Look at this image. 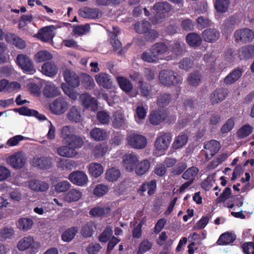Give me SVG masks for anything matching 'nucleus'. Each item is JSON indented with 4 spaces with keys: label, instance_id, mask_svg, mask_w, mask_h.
I'll return each mask as SVG.
<instances>
[{
    "label": "nucleus",
    "instance_id": "obj_1",
    "mask_svg": "<svg viewBox=\"0 0 254 254\" xmlns=\"http://www.w3.org/2000/svg\"><path fill=\"white\" fill-rule=\"evenodd\" d=\"M126 140L127 145L134 149H143L147 144L146 138L138 134L131 133L127 136Z\"/></svg>",
    "mask_w": 254,
    "mask_h": 254
},
{
    "label": "nucleus",
    "instance_id": "obj_2",
    "mask_svg": "<svg viewBox=\"0 0 254 254\" xmlns=\"http://www.w3.org/2000/svg\"><path fill=\"white\" fill-rule=\"evenodd\" d=\"M138 160V156L134 153L126 154L123 157V168L127 172L134 173Z\"/></svg>",
    "mask_w": 254,
    "mask_h": 254
},
{
    "label": "nucleus",
    "instance_id": "obj_3",
    "mask_svg": "<svg viewBox=\"0 0 254 254\" xmlns=\"http://www.w3.org/2000/svg\"><path fill=\"white\" fill-rule=\"evenodd\" d=\"M159 78L162 84L166 85L177 84L181 80L177 74L171 70L162 71L160 73Z\"/></svg>",
    "mask_w": 254,
    "mask_h": 254
},
{
    "label": "nucleus",
    "instance_id": "obj_4",
    "mask_svg": "<svg viewBox=\"0 0 254 254\" xmlns=\"http://www.w3.org/2000/svg\"><path fill=\"white\" fill-rule=\"evenodd\" d=\"M16 63L24 71L31 72H35L32 61L30 58L26 55H18L16 57Z\"/></svg>",
    "mask_w": 254,
    "mask_h": 254
},
{
    "label": "nucleus",
    "instance_id": "obj_5",
    "mask_svg": "<svg viewBox=\"0 0 254 254\" xmlns=\"http://www.w3.org/2000/svg\"><path fill=\"white\" fill-rule=\"evenodd\" d=\"M40 243L35 241L32 237L28 236L20 240L17 244V247L19 251H23L29 247H31L33 250H36L40 248Z\"/></svg>",
    "mask_w": 254,
    "mask_h": 254
},
{
    "label": "nucleus",
    "instance_id": "obj_6",
    "mask_svg": "<svg viewBox=\"0 0 254 254\" xmlns=\"http://www.w3.org/2000/svg\"><path fill=\"white\" fill-rule=\"evenodd\" d=\"M69 180L73 184L78 186H83L88 182L87 175L82 171H75L68 176Z\"/></svg>",
    "mask_w": 254,
    "mask_h": 254
},
{
    "label": "nucleus",
    "instance_id": "obj_7",
    "mask_svg": "<svg viewBox=\"0 0 254 254\" xmlns=\"http://www.w3.org/2000/svg\"><path fill=\"white\" fill-rule=\"evenodd\" d=\"M234 37L236 40L245 43L250 42L254 39V33L249 29H241L235 32Z\"/></svg>",
    "mask_w": 254,
    "mask_h": 254
},
{
    "label": "nucleus",
    "instance_id": "obj_8",
    "mask_svg": "<svg viewBox=\"0 0 254 254\" xmlns=\"http://www.w3.org/2000/svg\"><path fill=\"white\" fill-rule=\"evenodd\" d=\"M68 104L64 99L59 98L55 100L50 106L51 111L55 114L60 115L67 109Z\"/></svg>",
    "mask_w": 254,
    "mask_h": 254
},
{
    "label": "nucleus",
    "instance_id": "obj_9",
    "mask_svg": "<svg viewBox=\"0 0 254 254\" xmlns=\"http://www.w3.org/2000/svg\"><path fill=\"white\" fill-rule=\"evenodd\" d=\"M171 141V137L168 134L164 133L160 135L155 141L156 149L162 152L168 148Z\"/></svg>",
    "mask_w": 254,
    "mask_h": 254
},
{
    "label": "nucleus",
    "instance_id": "obj_10",
    "mask_svg": "<svg viewBox=\"0 0 254 254\" xmlns=\"http://www.w3.org/2000/svg\"><path fill=\"white\" fill-rule=\"evenodd\" d=\"M8 164L14 168H21L25 162V158L21 153H16L9 156L7 159Z\"/></svg>",
    "mask_w": 254,
    "mask_h": 254
},
{
    "label": "nucleus",
    "instance_id": "obj_11",
    "mask_svg": "<svg viewBox=\"0 0 254 254\" xmlns=\"http://www.w3.org/2000/svg\"><path fill=\"white\" fill-rule=\"evenodd\" d=\"M79 14L85 18L95 19L101 17L102 13L97 8L84 7L79 10Z\"/></svg>",
    "mask_w": 254,
    "mask_h": 254
},
{
    "label": "nucleus",
    "instance_id": "obj_12",
    "mask_svg": "<svg viewBox=\"0 0 254 254\" xmlns=\"http://www.w3.org/2000/svg\"><path fill=\"white\" fill-rule=\"evenodd\" d=\"M54 26L45 27L40 30L38 34V38L44 42H52V39L55 36Z\"/></svg>",
    "mask_w": 254,
    "mask_h": 254
},
{
    "label": "nucleus",
    "instance_id": "obj_13",
    "mask_svg": "<svg viewBox=\"0 0 254 254\" xmlns=\"http://www.w3.org/2000/svg\"><path fill=\"white\" fill-rule=\"evenodd\" d=\"M204 148L207 150L205 153L206 159L208 160L210 156H213L220 148V143L215 140H212L204 144Z\"/></svg>",
    "mask_w": 254,
    "mask_h": 254
},
{
    "label": "nucleus",
    "instance_id": "obj_14",
    "mask_svg": "<svg viewBox=\"0 0 254 254\" xmlns=\"http://www.w3.org/2000/svg\"><path fill=\"white\" fill-rule=\"evenodd\" d=\"M95 79L97 84L105 88H111L112 82L110 76L106 73H100L95 75Z\"/></svg>",
    "mask_w": 254,
    "mask_h": 254
},
{
    "label": "nucleus",
    "instance_id": "obj_15",
    "mask_svg": "<svg viewBox=\"0 0 254 254\" xmlns=\"http://www.w3.org/2000/svg\"><path fill=\"white\" fill-rule=\"evenodd\" d=\"M202 36L205 42L213 43L219 38L220 33L215 29L209 28L203 31Z\"/></svg>",
    "mask_w": 254,
    "mask_h": 254
},
{
    "label": "nucleus",
    "instance_id": "obj_16",
    "mask_svg": "<svg viewBox=\"0 0 254 254\" xmlns=\"http://www.w3.org/2000/svg\"><path fill=\"white\" fill-rule=\"evenodd\" d=\"M82 195V192L79 190L72 189L64 194L63 198L66 202H72L79 200Z\"/></svg>",
    "mask_w": 254,
    "mask_h": 254
},
{
    "label": "nucleus",
    "instance_id": "obj_17",
    "mask_svg": "<svg viewBox=\"0 0 254 254\" xmlns=\"http://www.w3.org/2000/svg\"><path fill=\"white\" fill-rule=\"evenodd\" d=\"M14 110L21 115L35 116L40 121H44L46 119L44 115L40 114L37 111L30 109L26 107L15 109Z\"/></svg>",
    "mask_w": 254,
    "mask_h": 254
},
{
    "label": "nucleus",
    "instance_id": "obj_18",
    "mask_svg": "<svg viewBox=\"0 0 254 254\" xmlns=\"http://www.w3.org/2000/svg\"><path fill=\"white\" fill-rule=\"evenodd\" d=\"M150 168V162L147 159H144L141 161L138 160L136 167L134 171L135 174L139 176H142L146 174Z\"/></svg>",
    "mask_w": 254,
    "mask_h": 254
},
{
    "label": "nucleus",
    "instance_id": "obj_19",
    "mask_svg": "<svg viewBox=\"0 0 254 254\" xmlns=\"http://www.w3.org/2000/svg\"><path fill=\"white\" fill-rule=\"evenodd\" d=\"M64 78L66 83L71 87H76L79 85L78 76L73 71L66 69L64 72Z\"/></svg>",
    "mask_w": 254,
    "mask_h": 254
},
{
    "label": "nucleus",
    "instance_id": "obj_20",
    "mask_svg": "<svg viewBox=\"0 0 254 254\" xmlns=\"http://www.w3.org/2000/svg\"><path fill=\"white\" fill-rule=\"evenodd\" d=\"M80 99L84 106L86 108L90 107L93 111L97 109V101L87 93L82 94L80 96Z\"/></svg>",
    "mask_w": 254,
    "mask_h": 254
},
{
    "label": "nucleus",
    "instance_id": "obj_21",
    "mask_svg": "<svg viewBox=\"0 0 254 254\" xmlns=\"http://www.w3.org/2000/svg\"><path fill=\"white\" fill-rule=\"evenodd\" d=\"M33 166L42 169H47L52 164V159L48 157H35L32 162Z\"/></svg>",
    "mask_w": 254,
    "mask_h": 254
},
{
    "label": "nucleus",
    "instance_id": "obj_22",
    "mask_svg": "<svg viewBox=\"0 0 254 254\" xmlns=\"http://www.w3.org/2000/svg\"><path fill=\"white\" fill-rule=\"evenodd\" d=\"M153 9L157 12L156 18L158 16L162 18L165 17L164 14L170 11L171 7L167 2H158L154 5Z\"/></svg>",
    "mask_w": 254,
    "mask_h": 254
},
{
    "label": "nucleus",
    "instance_id": "obj_23",
    "mask_svg": "<svg viewBox=\"0 0 254 254\" xmlns=\"http://www.w3.org/2000/svg\"><path fill=\"white\" fill-rule=\"evenodd\" d=\"M90 136L96 141H102L108 136V133L104 129L95 127L90 131Z\"/></svg>",
    "mask_w": 254,
    "mask_h": 254
},
{
    "label": "nucleus",
    "instance_id": "obj_24",
    "mask_svg": "<svg viewBox=\"0 0 254 254\" xmlns=\"http://www.w3.org/2000/svg\"><path fill=\"white\" fill-rule=\"evenodd\" d=\"M41 71L45 75L51 77L56 74L58 68L54 63L47 62L42 66Z\"/></svg>",
    "mask_w": 254,
    "mask_h": 254
},
{
    "label": "nucleus",
    "instance_id": "obj_25",
    "mask_svg": "<svg viewBox=\"0 0 254 254\" xmlns=\"http://www.w3.org/2000/svg\"><path fill=\"white\" fill-rule=\"evenodd\" d=\"M67 118L69 121L76 123L81 122L83 119L80 109L75 106L72 107L69 110Z\"/></svg>",
    "mask_w": 254,
    "mask_h": 254
},
{
    "label": "nucleus",
    "instance_id": "obj_26",
    "mask_svg": "<svg viewBox=\"0 0 254 254\" xmlns=\"http://www.w3.org/2000/svg\"><path fill=\"white\" fill-rule=\"evenodd\" d=\"M43 93L47 97L53 98L58 96L60 94V91L54 84L48 83L44 87Z\"/></svg>",
    "mask_w": 254,
    "mask_h": 254
},
{
    "label": "nucleus",
    "instance_id": "obj_27",
    "mask_svg": "<svg viewBox=\"0 0 254 254\" xmlns=\"http://www.w3.org/2000/svg\"><path fill=\"white\" fill-rule=\"evenodd\" d=\"M58 154L62 157L72 158L74 157L76 151L71 147L67 146H62L57 148Z\"/></svg>",
    "mask_w": 254,
    "mask_h": 254
},
{
    "label": "nucleus",
    "instance_id": "obj_28",
    "mask_svg": "<svg viewBox=\"0 0 254 254\" xmlns=\"http://www.w3.org/2000/svg\"><path fill=\"white\" fill-rule=\"evenodd\" d=\"M6 40L7 42L13 44L19 49H23L26 46L25 41L13 34H7Z\"/></svg>",
    "mask_w": 254,
    "mask_h": 254
},
{
    "label": "nucleus",
    "instance_id": "obj_29",
    "mask_svg": "<svg viewBox=\"0 0 254 254\" xmlns=\"http://www.w3.org/2000/svg\"><path fill=\"white\" fill-rule=\"evenodd\" d=\"M89 174L94 178H98L104 172V168L101 164L98 163H92L88 166Z\"/></svg>",
    "mask_w": 254,
    "mask_h": 254
},
{
    "label": "nucleus",
    "instance_id": "obj_30",
    "mask_svg": "<svg viewBox=\"0 0 254 254\" xmlns=\"http://www.w3.org/2000/svg\"><path fill=\"white\" fill-rule=\"evenodd\" d=\"M78 232V228L72 227L65 230L61 235L62 240L64 242H69L75 237Z\"/></svg>",
    "mask_w": 254,
    "mask_h": 254
},
{
    "label": "nucleus",
    "instance_id": "obj_31",
    "mask_svg": "<svg viewBox=\"0 0 254 254\" xmlns=\"http://www.w3.org/2000/svg\"><path fill=\"white\" fill-rule=\"evenodd\" d=\"M120 176V171L114 167L108 169L105 173V179L110 182L117 181Z\"/></svg>",
    "mask_w": 254,
    "mask_h": 254
},
{
    "label": "nucleus",
    "instance_id": "obj_32",
    "mask_svg": "<svg viewBox=\"0 0 254 254\" xmlns=\"http://www.w3.org/2000/svg\"><path fill=\"white\" fill-rule=\"evenodd\" d=\"M235 239V234L230 232H226L220 235L217 241V244L218 245H226L232 243Z\"/></svg>",
    "mask_w": 254,
    "mask_h": 254
},
{
    "label": "nucleus",
    "instance_id": "obj_33",
    "mask_svg": "<svg viewBox=\"0 0 254 254\" xmlns=\"http://www.w3.org/2000/svg\"><path fill=\"white\" fill-rule=\"evenodd\" d=\"M33 224V220L29 218L24 217L20 218L17 223V227L23 231L30 230Z\"/></svg>",
    "mask_w": 254,
    "mask_h": 254
},
{
    "label": "nucleus",
    "instance_id": "obj_34",
    "mask_svg": "<svg viewBox=\"0 0 254 254\" xmlns=\"http://www.w3.org/2000/svg\"><path fill=\"white\" fill-rule=\"evenodd\" d=\"M29 188L35 191H44L49 189L48 184L37 180L31 181L29 184Z\"/></svg>",
    "mask_w": 254,
    "mask_h": 254
},
{
    "label": "nucleus",
    "instance_id": "obj_35",
    "mask_svg": "<svg viewBox=\"0 0 254 254\" xmlns=\"http://www.w3.org/2000/svg\"><path fill=\"white\" fill-rule=\"evenodd\" d=\"M239 55L241 59H248L254 56V46L247 45L242 47L239 51Z\"/></svg>",
    "mask_w": 254,
    "mask_h": 254
},
{
    "label": "nucleus",
    "instance_id": "obj_36",
    "mask_svg": "<svg viewBox=\"0 0 254 254\" xmlns=\"http://www.w3.org/2000/svg\"><path fill=\"white\" fill-rule=\"evenodd\" d=\"M52 58V55L49 52L46 50H42L37 52L34 57L35 61L37 63H42L49 61Z\"/></svg>",
    "mask_w": 254,
    "mask_h": 254
},
{
    "label": "nucleus",
    "instance_id": "obj_37",
    "mask_svg": "<svg viewBox=\"0 0 254 254\" xmlns=\"http://www.w3.org/2000/svg\"><path fill=\"white\" fill-rule=\"evenodd\" d=\"M198 171V169L196 167H190L183 173L182 178L186 180L193 182Z\"/></svg>",
    "mask_w": 254,
    "mask_h": 254
},
{
    "label": "nucleus",
    "instance_id": "obj_38",
    "mask_svg": "<svg viewBox=\"0 0 254 254\" xmlns=\"http://www.w3.org/2000/svg\"><path fill=\"white\" fill-rule=\"evenodd\" d=\"M83 141L82 138L76 135L69 139L68 141L65 143L69 147H71L75 150V149L80 148L83 145Z\"/></svg>",
    "mask_w": 254,
    "mask_h": 254
},
{
    "label": "nucleus",
    "instance_id": "obj_39",
    "mask_svg": "<svg viewBox=\"0 0 254 254\" xmlns=\"http://www.w3.org/2000/svg\"><path fill=\"white\" fill-rule=\"evenodd\" d=\"M186 40L188 44L192 47L199 46L201 42L200 37L194 33L189 34L186 37Z\"/></svg>",
    "mask_w": 254,
    "mask_h": 254
},
{
    "label": "nucleus",
    "instance_id": "obj_40",
    "mask_svg": "<svg viewBox=\"0 0 254 254\" xmlns=\"http://www.w3.org/2000/svg\"><path fill=\"white\" fill-rule=\"evenodd\" d=\"M253 130V127L248 124H246L239 129L237 135L239 138H244L249 136Z\"/></svg>",
    "mask_w": 254,
    "mask_h": 254
},
{
    "label": "nucleus",
    "instance_id": "obj_41",
    "mask_svg": "<svg viewBox=\"0 0 254 254\" xmlns=\"http://www.w3.org/2000/svg\"><path fill=\"white\" fill-rule=\"evenodd\" d=\"M242 75V71L240 69H236L231 72L224 79V82L227 84H231L235 82Z\"/></svg>",
    "mask_w": 254,
    "mask_h": 254
},
{
    "label": "nucleus",
    "instance_id": "obj_42",
    "mask_svg": "<svg viewBox=\"0 0 254 254\" xmlns=\"http://www.w3.org/2000/svg\"><path fill=\"white\" fill-rule=\"evenodd\" d=\"M118 82L120 88L124 91L128 92L132 89V85L129 80L124 77H118L117 78Z\"/></svg>",
    "mask_w": 254,
    "mask_h": 254
},
{
    "label": "nucleus",
    "instance_id": "obj_43",
    "mask_svg": "<svg viewBox=\"0 0 254 254\" xmlns=\"http://www.w3.org/2000/svg\"><path fill=\"white\" fill-rule=\"evenodd\" d=\"M188 136L186 134L178 135L174 140L172 146L174 149H179L185 146L188 142Z\"/></svg>",
    "mask_w": 254,
    "mask_h": 254
},
{
    "label": "nucleus",
    "instance_id": "obj_44",
    "mask_svg": "<svg viewBox=\"0 0 254 254\" xmlns=\"http://www.w3.org/2000/svg\"><path fill=\"white\" fill-rule=\"evenodd\" d=\"M110 212V208L108 207H97L92 208L90 211V214L94 217L104 216Z\"/></svg>",
    "mask_w": 254,
    "mask_h": 254
},
{
    "label": "nucleus",
    "instance_id": "obj_45",
    "mask_svg": "<svg viewBox=\"0 0 254 254\" xmlns=\"http://www.w3.org/2000/svg\"><path fill=\"white\" fill-rule=\"evenodd\" d=\"M152 54H155L158 59H161L160 56L166 52L167 48L163 43H157L152 48Z\"/></svg>",
    "mask_w": 254,
    "mask_h": 254
},
{
    "label": "nucleus",
    "instance_id": "obj_46",
    "mask_svg": "<svg viewBox=\"0 0 254 254\" xmlns=\"http://www.w3.org/2000/svg\"><path fill=\"white\" fill-rule=\"evenodd\" d=\"M227 91L223 89H219L214 92L211 95V100L213 102H218L223 100L227 95Z\"/></svg>",
    "mask_w": 254,
    "mask_h": 254
},
{
    "label": "nucleus",
    "instance_id": "obj_47",
    "mask_svg": "<svg viewBox=\"0 0 254 254\" xmlns=\"http://www.w3.org/2000/svg\"><path fill=\"white\" fill-rule=\"evenodd\" d=\"M113 125L116 127H123L126 124L125 116L120 112H116L114 115V119L113 121Z\"/></svg>",
    "mask_w": 254,
    "mask_h": 254
},
{
    "label": "nucleus",
    "instance_id": "obj_48",
    "mask_svg": "<svg viewBox=\"0 0 254 254\" xmlns=\"http://www.w3.org/2000/svg\"><path fill=\"white\" fill-rule=\"evenodd\" d=\"M230 0H216L215 7L220 12H225L229 7Z\"/></svg>",
    "mask_w": 254,
    "mask_h": 254
},
{
    "label": "nucleus",
    "instance_id": "obj_49",
    "mask_svg": "<svg viewBox=\"0 0 254 254\" xmlns=\"http://www.w3.org/2000/svg\"><path fill=\"white\" fill-rule=\"evenodd\" d=\"M109 190L108 186L104 184H99L97 185L94 190L93 194L98 197H101L107 193Z\"/></svg>",
    "mask_w": 254,
    "mask_h": 254
},
{
    "label": "nucleus",
    "instance_id": "obj_50",
    "mask_svg": "<svg viewBox=\"0 0 254 254\" xmlns=\"http://www.w3.org/2000/svg\"><path fill=\"white\" fill-rule=\"evenodd\" d=\"M61 135L63 138V141L64 143L68 141L72 136L74 134L73 133L72 129L68 126H65L63 127L61 131Z\"/></svg>",
    "mask_w": 254,
    "mask_h": 254
},
{
    "label": "nucleus",
    "instance_id": "obj_51",
    "mask_svg": "<svg viewBox=\"0 0 254 254\" xmlns=\"http://www.w3.org/2000/svg\"><path fill=\"white\" fill-rule=\"evenodd\" d=\"M34 18V17L31 14L22 15L19 19V27L22 28L25 27L28 24L31 23Z\"/></svg>",
    "mask_w": 254,
    "mask_h": 254
},
{
    "label": "nucleus",
    "instance_id": "obj_52",
    "mask_svg": "<svg viewBox=\"0 0 254 254\" xmlns=\"http://www.w3.org/2000/svg\"><path fill=\"white\" fill-rule=\"evenodd\" d=\"M150 26V24L148 21H142L137 22L135 25L134 28L137 33H144L148 31Z\"/></svg>",
    "mask_w": 254,
    "mask_h": 254
},
{
    "label": "nucleus",
    "instance_id": "obj_53",
    "mask_svg": "<svg viewBox=\"0 0 254 254\" xmlns=\"http://www.w3.org/2000/svg\"><path fill=\"white\" fill-rule=\"evenodd\" d=\"M14 234V230L10 228L4 227L0 230V239L6 240L10 239Z\"/></svg>",
    "mask_w": 254,
    "mask_h": 254
},
{
    "label": "nucleus",
    "instance_id": "obj_54",
    "mask_svg": "<svg viewBox=\"0 0 254 254\" xmlns=\"http://www.w3.org/2000/svg\"><path fill=\"white\" fill-rule=\"evenodd\" d=\"M189 84L191 86L198 85L201 81V76L199 73L196 72L189 75L188 78Z\"/></svg>",
    "mask_w": 254,
    "mask_h": 254
},
{
    "label": "nucleus",
    "instance_id": "obj_55",
    "mask_svg": "<svg viewBox=\"0 0 254 254\" xmlns=\"http://www.w3.org/2000/svg\"><path fill=\"white\" fill-rule=\"evenodd\" d=\"M232 197L231 189L229 187H227L223 191V192L220 195V196L217 198L216 201L217 203L225 202L227 199L231 198Z\"/></svg>",
    "mask_w": 254,
    "mask_h": 254
},
{
    "label": "nucleus",
    "instance_id": "obj_56",
    "mask_svg": "<svg viewBox=\"0 0 254 254\" xmlns=\"http://www.w3.org/2000/svg\"><path fill=\"white\" fill-rule=\"evenodd\" d=\"M82 82L86 89H90L95 85L93 79L88 74H85L83 75Z\"/></svg>",
    "mask_w": 254,
    "mask_h": 254
},
{
    "label": "nucleus",
    "instance_id": "obj_57",
    "mask_svg": "<svg viewBox=\"0 0 254 254\" xmlns=\"http://www.w3.org/2000/svg\"><path fill=\"white\" fill-rule=\"evenodd\" d=\"M61 87L64 93L72 100H76L78 96V94L74 90L69 88L65 83H63Z\"/></svg>",
    "mask_w": 254,
    "mask_h": 254
},
{
    "label": "nucleus",
    "instance_id": "obj_58",
    "mask_svg": "<svg viewBox=\"0 0 254 254\" xmlns=\"http://www.w3.org/2000/svg\"><path fill=\"white\" fill-rule=\"evenodd\" d=\"M164 118L162 117L161 114L158 112H152L149 117V121L152 125H157L160 124Z\"/></svg>",
    "mask_w": 254,
    "mask_h": 254
},
{
    "label": "nucleus",
    "instance_id": "obj_59",
    "mask_svg": "<svg viewBox=\"0 0 254 254\" xmlns=\"http://www.w3.org/2000/svg\"><path fill=\"white\" fill-rule=\"evenodd\" d=\"M71 186L70 183L67 181H62L57 183L55 186V190L59 192L66 191Z\"/></svg>",
    "mask_w": 254,
    "mask_h": 254
},
{
    "label": "nucleus",
    "instance_id": "obj_60",
    "mask_svg": "<svg viewBox=\"0 0 254 254\" xmlns=\"http://www.w3.org/2000/svg\"><path fill=\"white\" fill-rule=\"evenodd\" d=\"M152 244L148 240L143 241L139 245L138 254H143L151 249Z\"/></svg>",
    "mask_w": 254,
    "mask_h": 254
},
{
    "label": "nucleus",
    "instance_id": "obj_61",
    "mask_svg": "<svg viewBox=\"0 0 254 254\" xmlns=\"http://www.w3.org/2000/svg\"><path fill=\"white\" fill-rule=\"evenodd\" d=\"M93 225L92 223H87L85 225L81 230V234L84 237H89L92 235L93 232Z\"/></svg>",
    "mask_w": 254,
    "mask_h": 254
},
{
    "label": "nucleus",
    "instance_id": "obj_62",
    "mask_svg": "<svg viewBox=\"0 0 254 254\" xmlns=\"http://www.w3.org/2000/svg\"><path fill=\"white\" fill-rule=\"evenodd\" d=\"M90 29V26L88 24L85 25L77 26L73 28V32L75 34L81 35L87 33Z\"/></svg>",
    "mask_w": 254,
    "mask_h": 254
},
{
    "label": "nucleus",
    "instance_id": "obj_63",
    "mask_svg": "<svg viewBox=\"0 0 254 254\" xmlns=\"http://www.w3.org/2000/svg\"><path fill=\"white\" fill-rule=\"evenodd\" d=\"M112 234V229L110 227H107L101 234L99 241L101 242H107Z\"/></svg>",
    "mask_w": 254,
    "mask_h": 254
},
{
    "label": "nucleus",
    "instance_id": "obj_64",
    "mask_svg": "<svg viewBox=\"0 0 254 254\" xmlns=\"http://www.w3.org/2000/svg\"><path fill=\"white\" fill-rule=\"evenodd\" d=\"M235 119L230 118L228 119L225 124L221 127V130L223 133H227L230 131L234 127Z\"/></svg>",
    "mask_w": 254,
    "mask_h": 254
}]
</instances>
